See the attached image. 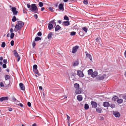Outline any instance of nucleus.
I'll use <instances>...</instances> for the list:
<instances>
[{
  "label": "nucleus",
  "mask_w": 126,
  "mask_h": 126,
  "mask_svg": "<svg viewBox=\"0 0 126 126\" xmlns=\"http://www.w3.org/2000/svg\"><path fill=\"white\" fill-rule=\"evenodd\" d=\"M49 9L51 11H52L53 10V8H52L51 7H49Z\"/></svg>",
  "instance_id": "obj_58"
},
{
  "label": "nucleus",
  "mask_w": 126,
  "mask_h": 126,
  "mask_svg": "<svg viewBox=\"0 0 126 126\" xmlns=\"http://www.w3.org/2000/svg\"><path fill=\"white\" fill-rule=\"evenodd\" d=\"M98 74V73L97 72L95 71L92 73L91 75V77L93 78H95L97 76Z\"/></svg>",
  "instance_id": "obj_8"
},
{
  "label": "nucleus",
  "mask_w": 126,
  "mask_h": 126,
  "mask_svg": "<svg viewBox=\"0 0 126 126\" xmlns=\"http://www.w3.org/2000/svg\"><path fill=\"white\" fill-rule=\"evenodd\" d=\"M77 74L79 76L81 77H83L84 76V74L80 70L77 71Z\"/></svg>",
  "instance_id": "obj_9"
},
{
  "label": "nucleus",
  "mask_w": 126,
  "mask_h": 126,
  "mask_svg": "<svg viewBox=\"0 0 126 126\" xmlns=\"http://www.w3.org/2000/svg\"><path fill=\"white\" fill-rule=\"evenodd\" d=\"M81 92L79 88L76 89L75 91V93L76 94H78L81 93Z\"/></svg>",
  "instance_id": "obj_13"
},
{
  "label": "nucleus",
  "mask_w": 126,
  "mask_h": 126,
  "mask_svg": "<svg viewBox=\"0 0 126 126\" xmlns=\"http://www.w3.org/2000/svg\"><path fill=\"white\" fill-rule=\"evenodd\" d=\"M36 44L34 41H33L32 42V45L33 47H34L35 46Z\"/></svg>",
  "instance_id": "obj_45"
},
{
  "label": "nucleus",
  "mask_w": 126,
  "mask_h": 126,
  "mask_svg": "<svg viewBox=\"0 0 126 126\" xmlns=\"http://www.w3.org/2000/svg\"><path fill=\"white\" fill-rule=\"evenodd\" d=\"M14 54L15 56L16 57H19L18 54L17 52L16 51V50H14Z\"/></svg>",
  "instance_id": "obj_25"
},
{
  "label": "nucleus",
  "mask_w": 126,
  "mask_h": 126,
  "mask_svg": "<svg viewBox=\"0 0 126 126\" xmlns=\"http://www.w3.org/2000/svg\"><path fill=\"white\" fill-rule=\"evenodd\" d=\"M50 23L52 24L53 25H56V23L54 20L51 21Z\"/></svg>",
  "instance_id": "obj_36"
},
{
  "label": "nucleus",
  "mask_w": 126,
  "mask_h": 126,
  "mask_svg": "<svg viewBox=\"0 0 126 126\" xmlns=\"http://www.w3.org/2000/svg\"><path fill=\"white\" fill-rule=\"evenodd\" d=\"M14 41L13 40H12L11 41L10 44L11 46H13L14 45Z\"/></svg>",
  "instance_id": "obj_44"
},
{
  "label": "nucleus",
  "mask_w": 126,
  "mask_h": 126,
  "mask_svg": "<svg viewBox=\"0 0 126 126\" xmlns=\"http://www.w3.org/2000/svg\"><path fill=\"white\" fill-rule=\"evenodd\" d=\"M84 31V32L86 33L87 32V28H86L85 27H83L82 28V29Z\"/></svg>",
  "instance_id": "obj_32"
},
{
  "label": "nucleus",
  "mask_w": 126,
  "mask_h": 126,
  "mask_svg": "<svg viewBox=\"0 0 126 126\" xmlns=\"http://www.w3.org/2000/svg\"><path fill=\"white\" fill-rule=\"evenodd\" d=\"M8 98L7 97H2L0 98V101L2 102L5 100H8Z\"/></svg>",
  "instance_id": "obj_14"
},
{
  "label": "nucleus",
  "mask_w": 126,
  "mask_h": 126,
  "mask_svg": "<svg viewBox=\"0 0 126 126\" xmlns=\"http://www.w3.org/2000/svg\"><path fill=\"white\" fill-rule=\"evenodd\" d=\"M79 48V47L77 46H76L72 48V52L73 53H75L77 51L78 49Z\"/></svg>",
  "instance_id": "obj_7"
},
{
  "label": "nucleus",
  "mask_w": 126,
  "mask_h": 126,
  "mask_svg": "<svg viewBox=\"0 0 126 126\" xmlns=\"http://www.w3.org/2000/svg\"><path fill=\"white\" fill-rule=\"evenodd\" d=\"M117 97L116 96H113L112 98V100H115L116 99H117Z\"/></svg>",
  "instance_id": "obj_41"
},
{
  "label": "nucleus",
  "mask_w": 126,
  "mask_h": 126,
  "mask_svg": "<svg viewBox=\"0 0 126 126\" xmlns=\"http://www.w3.org/2000/svg\"><path fill=\"white\" fill-rule=\"evenodd\" d=\"M19 85L21 90H23L25 89V86L22 83H20Z\"/></svg>",
  "instance_id": "obj_12"
},
{
  "label": "nucleus",
  "mask_w": 126,
  "mask_h": 126,
  "mask_svg": "<svg viewBox=\"0 0 126 126\" xmlns=\"http://www.w3.org/2000/svg\"><path fill=\"white\" fill-rule=\"evenodd\" d=\"M86 57L87 58H88L91 61H92V57L91 55L89 53H86Z\"/></svg>",
  "instance_id": "obj_15"
},
{
  "label": "nucleus",
  "mask_w": 126,
  "mask_h": 126,
  "mask_svg": "<svg viewBox=\"0 0 126 126\" xmlns=\"http://www.w3.org/2000/svg\"><path fill=\"white\" fill-rule=\"evenodd\" d=\"M74 87L76 89H78L79 88V84L78 83H75L74 84Z\"/></svg>",
  "instance_id": "obj_20"
},
{
  "label": "nucleus",
  "mask_w": 126,
  "mask_h": 126,
  "mask_svg": "<svg viewBox=\"0 0 126 126\" xmlns=\"http://www.w3.org/2000/svg\"><path fill=\"white\" fill-rule=\"evenodd\" d=\"M91 104L92 105L93 107L94 108H96L97 105V103L93 101H92L91 102Z\"/></svg>",
  "instance_id": "obj_10"
},
{
  "label": "nucleus",
  "mask_w": 126,
  "mask_h": 126,
  "mask_svg": "<svg viewBox=\"0 0 126 126\" xmlns=\"http://www.w3.org/2000/svg\"><path fill=\"white\" fill-rule=\"evenodd\" d=\"M14 33H11L10 34V38L11 39H12L14 37Z\"/></svg>",
  "instance_id": "obj_39"
},
{
  "label": "nucleus",
  "mask_w": 126,
  "mask_h": 126,
  "mask_svg": "<svg viewBox=\"0 0 126 126\" xmlns=\"http://www.w3.org/2000/svg\"><path fill=\"white\" fill-rule=\"evenodd\" d=\"M106 76V75L105 74L100 75L96 77V80H101L104 79Z\"/></svg>",
  "instance_id": "obj_3"
},
{
  "label": "nucleus",
  "mask_w": 126,
  "mask_h": 126,
  "mask_svg": "<svg viewBox=\"0 0 126 126\" xmlns=\"http://www.w3.org/2000/svg\"><path fill=\"white\" fill-rule=\"evenodd\" d=\"M44 9L45 8L44 7H43L42 8H41V11H43V10H44Z\"/></svg>",
  "instance_id": "obj_62"
},
{
  "label": "nucleus",
  "mask_w": 126,
  "mask_h": 126,
  "mask_svg": "<svg viewBox=\"0 0 126 126\" xmlns=\"http://www.w3.org/2000/svg\"><path fill=\"white\" fill-rule=\"evenodd\" d=\"M63 23L65 26H67L70 24V23L68 21H64L63 22Z\"/></svg>",
  "instance_id": "obj_18"
},
{
  "label": "nucleus",
  "mask_w": 126,
  "mask_h": 126,
  "mask_svg": "<svg viewBox=\"0 0 126 126\" xmlns=\"http://www.w3.org/2000/svg\"><path fill=\"white\" fill-rule=\"evenodd\" d=\"M96 111L97 112L100 113L101 112L102 110L101 108H97L96 109Z\"/></svg>",
  "instance_id": "obj_21"
},
{
  "label": "nucleus",
  "mask_w": 126,
  "mask_h": 126,
  "mask_svg": "<svg viewBox=\"0 0 126 126\" xmlns=\"http://www.w3.org/2000/svg\"><path fill=\"white\" fill-rule=\"evenodd\" d=\"M37 66L36 65H34L33 66V69H37Z\"/></svg>",
  "instance_id": "obj_34"
},
{
  "label": "nucleus",
  "mask_w": 126,
  "mask_h": 126,
  "mask_svg": "<svg viewBox=\"0 0 126 126\" xmlns=\"http://www.w3.org/2000/svg\"><path fill=\"white\" fill-rule=\"evenodd\" d=\"M110 107L111 108H114L115 105L114 104L111 105L110 106Z\"/></svg>",
  "instance_id": "obj_52"
},
{
  "label": "nucleus",
  "mask_w": 126,
  "mask_h": 126,
  "mask_svg": "<svg viewBox=\"0 0 126 126\" xmlns=\"http://www.w3.org/2000/svg\"><path fill=\"white\" fill-rule=\"evenodd\" d=\"M39 89L41 90H42L43 88L42 86H39Z\"/></svg>",
  "instance_id": "obj_57"
},
{
  "label": "nucleus",
  "mask_w": 126,
  "mask_h": 126,
  "mask_svg": "<svg viewBox=\"0 0 126 126\" xmlns=\"http://www.w3.org/2000/svg\"><path fill=\"white\" fill-rule=\"evenodd\" d=\"M123 100L122 99H118L117 100V102L119 104H121L123 102Z\"/></svg>",
  "instance_id": "obj_26"
},
{
  "label": "nucleus",
  "mask_w": 126,
  "mask_h": 126,
  "mask_svg": "<svg viewBox=\"0 0 126 126\" xmlns=\"http://www.w3.org/2000/svg\"><path fill=\"white\" fill-rule=\"evenodd\" d=\"M77 98L79 101H81L82 99V96L81 95H78L77 97Z\"/></svg>",
  "instance_id": "obj_16"
},
{
  "label": "nucleus",
  "mask_w": 126,
  "mask_h": 126,
  "mask_svg": "<svg viewBox=\"0 0 126 126\" xmlns=\"http://www.w3.org/2000/svg\"><path fill=\"white\" fill-rule=\"evenodd\" d=\"M124 55L125 57L126 58V50L125 51V52Z\"/></svg>",
  "instance_id": "obj_61"
},
{
  "label": "nucleus",
  "mask_w": 126,
  "mask_h": 126,
  "mask_svg": "<svg viewBox=\"0 0 126 126\" xmlns=\"http://www.w3.org/2000/svg\"><path fill=\"white\" fill-rule=\"evenodd\" d=\"M10 78V77L8 75H6L5 76V79L6 80H8Z\"/></svg>",
  "instance_id": "obj_28"
},
{
  "label": "nucleus",
  "mask_w": 126,
  "mask_h": 126,
  "mask_svg": "<svg viewBox=\"0 0 126 126\" xmlns=\"http://www.w3.org/2000/svg\"><path fill=\"white\" fill-rule=\"evenodd\" d=\"M2 66L4 68H6V65L5 64H3L2 65Z\"/></svg>",
  "instance_id": "obj_50"
},
{
  "label": "nucleus",
  "mask_w": 126,
  "mask_h": 126,
  "mask_svg": "<svg viewBox=\"0 0 126 126\" xmlns=\"http://www.w3.org/2000/svg\"><path fill=\"white\" fill-rule=\"evenodd\" d=\"M64 20L69 21V18L68 17L66 16H65L64 17Z\"/></svg>",
  "instance_id": "obj_33"
},
{
  "label": "nucleus",
  "mask_w": 126,
  "mask_h": 126,
  "mask_svg": "<svg viewBox=\"0 0 126 126\" xmlns=\"http://www.w3.org/2000/svg\"><path fill=\"white\" fill-rule=\"evenodd\" d=\"M5 46V43L4 42H3L1 45V47H4Z\"/></svg>",
  "instance_id": "obj_38"
},
{
  "label": "nucleus",
  "mask_w": 126,
  "mask_h": 126,
  "mask_svg": "<svg viewBox=\"0 0 126 126\" xmlns=\"http://www.w3.org/2000/svg\"><path fill=\"white\" fill-rule=\"evenodd\" d=\"M84 4L87 5L88 4V1L87 0H84L83 2Z\"/></svg>",
  "instance_id": "obj_40"
},
{
  "label": "nucleus",
  "mask_w": 126,
  "mask_h": 126,
  "mask_svg": "<svg viewBox=\"0 0 126 126\" xmlns=\"http://www.w3.org/2000/svg\"><path fill=\"white\" fill-rule=\"evenodd\" d=\"M89 108V106L87 104H86L84 105V109L85 110H87Z\"/></svg>",
  "instance_id": "obj_30"
},
{
  "label": "nucleus",
  "mask_w": 126,
  "mask_h": 126,
  "mask_svg": "<svg viewBox=\"0 0 126 126\" xmlns=\"http://www.w3.org/2000/svg\"><path fill=\"white\" fill-rule=\"evenodd\" d=\"M11 11L14 15L16 16L17 15L18 11L16 10V8L15 7L11 8Z\"/></svg>",
  "instance_id": "obj_4"
},
{
  "label": "nucleus",
  "mask_w": 126,
  "mask_h": 126,
  "mask_svg": "<svg viewBox=\"0 0 126 126\" xmlns=\"http://www.w3.org/2000/svg\"><path fill=\"white\" fill-rule=\"evenodd\" d=\"M37 35L38 36H40L42 35V33L41 32H39L38 33Z\"/></svg>",
  "instance_id": "obj_43"
},
{
  "label": "nucleus",
  "mask_w": 126,
  "mask_h": 126,
  "mask_svg": "<svg viewBox=\"0 0 126 126\" xmlns=\"http://www.w3.org/2000/svg\"><path fill=\"white\" fill-rule=\"evenodd\" d=\"M34 72L36 74H37L38 76H40V73L39 72L37 69H34L33 70Z\"/></svg>",
  "instance_id": "obj_22"
},
{
  "label": "nucleus",
  "mask_w": 126,
  "mask_h": 126,
  "mask_svg": "<svg viewBox=\"0 0 126 126\" xmlns=\"http://www.w3.org/2000/svg\"><path fill=\"white\" fill-rule=\"evenodd\" d=\"M27 7L28 8H29L31 7V5L30 4H27Z\"/></svg>",
  "instance_id": "obj_55"
},
{
  "label": "nucleus",
  "mask_w": 126,
  "mask_h": 126,
  "mask_svg": "<svg viewBox=\"0 0 126 126\" xmlns=\"http://www.w3.org/2000/svg\"><path fill=\"white\" fill-rule=\"evenodd\" d=\"M3 60V58L2 57H0V61H2Z\"/></svg>",
  "instance_id": "obj_63"
},
{
  "label": "nucleus",
  "mask_w": 126,
  "mask_h": 126,
  "mask_svg": "<svg viewBox=\"0 0 126 126\" xmlns=\"http://www.w3.org/2000/svg\"><path fill=\"white\" fill-rule=\"evenodd\" d=\"M32 126H36V124L34 123L32 125Z\"/></svg>",
  "instance_id": "obj_64"
},
{
  "label": "nucleus",
  "mask_w": 126,
  "mask_h": 126,
  "mask_svg": "<svg viewBox=\"0 0 126 126\" xmlns=\"http://www.w3.org/2000/svg\"><path fill=\"white\" fill-rule=\"evenodd\" d=\"M9 110L10 111H12V108H9Z\"/></svg>",
  "instance_id": "obj_60"
},
{
  "label": "nucleus",
  "mask_w": 126,
  "mask_h": 126,
  "mask_svg": "<svg viewBox=\"0 0 126 126\" xmlns=\"http://www.w3.org/2000/svg\"><path fill=\"white\" fill-rule=\"evenodd\" d=\"M96 44H99L100 45H101L99 43V40L98 39V38H97L96 39Z\"/></svg>",
  "instance_id": "obj_42"
},
{
  "label": "nucleus",
  "mask_w": 126,
  "mask_h": 126,
  "mask_svg": "<svg viewBox=\"0 0 126 126\" xmlns=\"http://www.w3.org/2000/svg\"><path fill=\"white\" fill-rule=\"evenodd\" d=\"M79 64L78 62L77 61H76L73 63V65L74 66H76L77 65Z\"/></svg>",
  "instance_id": "obj_27"
},
{
  "label": "nucleus",
  "mask_w": 126,
  "mask_h": 126,
  "mask_svg": "<svg viewBox=\"0 0 126 126\" xmlns=\"http://www.w3.org/2000/svg\"><path fill=\"white\" fill-rule=\"evenodd\" d=\"M61 28V27L58 25H57L55 28V30L56 31H57Z\"/></svg>",
  "instance_id": "obj_23"
},
{
  "label": "nucleus",
  "mask_w": 126,
  "mask_h": 126,
  "mask_svg": "<svg viewBox=\"0 0 126 126\" xmlns=\"http://www.w3.org/2000/svg\"><path fill=\"white\" fill-rule=\"evenodd\" d=\"M18 57V58L17 59V61L18 62L20 60V57L19 56Z\"/></svg>",
  "instance_id": "obj_59"
},
{
  "label": "nucleus",
  "mask_w": 126,
  "mask_h": 126,
  "mask_svg": "<svg viewBox=\"0 0 126 126\" xmlns=\"http://www.w3.org/2000/svg\"><path fill=\"white\" fill-rule=\"evenodd\" d=\"M41 40V38L40 37H36L35 39V41H39Z\"/></svg>",
  "instance_id": "obj_31"
},
{
  "label": "nucleus",
  "mask_w": 126,
  "mask_h": 126,
  "mask_svg": "<svg viewBox=\"0 0 126 126\" xmlns=\"http://www.w3.org/2000/svg\"><path fill=\"white\" fill-rule=\"evenodd\" d=\"M67 116V119L69 121V120L70 118V117L67 115H66Z\"/></svg>",
  "instance_id": "obj_49"
},
{
  "label": "nucleus",
  "mask_w": 126,
  "mask_h": 126,
  "mask_svg": "<svg viewBox=\"0 0 126 126\" xmlns=\"http://www.w3.org/2000/svg\"><path fill=\"white\" fill-rule=\"evenodd\" d=\"M3 62L4 63H7V60L6 59H4L3 60Z\"/></svg>",
  "instance_id": "obj_51"
},
{
  "label": "nucleus",
  "mask_w": 126,
  "mask_h": 126,
  "mask_svg": "<svg viewBox=\"0 0 126 126\" xmlns=\"http://www.w3.org/2000/svg\"><path fill=\"white\" fill-rule=\"evenodd\" d=\"M12 20L13 22H15L16 21V17L15 16H14L12 17Z\"/></svg>",
  "instance_id": "obj_29"
},
{
  "label": "nucleus",
  "mask_w": 126,
  "mask_h": 126,
  "mask_svg": "<svg viewBox=\"0 0 126 126\" xmlns=\"http://www.w3.org/2000/svg\"><path fill=\"white\" fill-rule=\"evenodd\" d=\"M10 31L11 33H13L14 30L12 28H11L10 29Z\"/></svg>",
  "instance_id": "obj_46"
},
{
  "label": "nucleus",
  "mask_w": 126,
  "mask_h": 126,
  "mask_svg": "<svg viewBox=\"0 0 126 126\" xmlns=\"http://www.w3.org/2000/svg\"><path fill=\"white\" fill-rule=\"evenodd\" d=\"M88 74L89 75H91L93 73V70L92 69H89L88 71Z\"/></svg>",
  "instance_id": "obj_24"
},
{
  "label": "nucleus",
  "mask_w": 126,
  "mask_h": 126,
  "mask_svg": "<svg viewBox=\"0 0 126 126\" xmlns=\"http://www.w3.org/2000/svg\"><path fill=\"white\" fill-rule=\"evenodd\" d=\"M27 105L28 106L30 107L31 106V103L29 102H28L27 103Z\"/></svg>",
  "instance_id": "obj_48"
},
{
  "label": "nucleus",
  "mask_w": 126,
  "mask_h": 126,
  "mask_svg": "<svg viewBox=\"0 0 126 126\" xmlns=\"http://www.w3.org/2000/svg\"><path fill=\"white\" fill-rule=\"evenodd\" d=\"M53 35V33L51 32H49L47 38L48 39H50L52 37Z\"/></svg>",
  "instance_id": "obj_17"
},
{
  "label": "nucleus",
  "mask_w": 126,
  "mask_h": 126,
  "mask_svg": "<svg viewBox=\"0 0 126 126\" xmlns=\"http://www.w3.org/2000/svg\"><path fill=\"white\" fill-rule=\"evenodd\" d=\"M0 86L1 87H3L4 86V84L2 82H1L0 83Z\"/></svg>",
  "instance_id": "obj_47"
},
{
  "label": "nucleus",
  "mask_w": 126,
  "mask_h": 126,
  "mask_svg": "<svg viewBox=\"0 0 126 126\" xmlns=\"http://www.w3.org/2000/svg\"><path fill=\"white\" fill-rule=\"evenodd\" d=\"M38 8L36 4H32L30 10L35 13H37L38 11Z\"/></svg>",
  "instance_id": "obj_2"
},
{
  "label": "nucleus",
  "mask_w": 126,
  "mask_h": 126,
  "mask_svg": "<svg viewBox=\"0 0 126 126\" xmlns=\"http://www.w3.org/2000/svg\"><path fill=\"white\" fill-rule=\"evenodd\" d=\"M39 6L41 7L43 6V3L42 2H40L39 4Z\"/></svg>",
  "instance_id": "obj_37"
},
{
  "label": "nucleus",
  "mask_w": 126,
  "mask_h": 126,
  "mask_svg": "<svg viewBox=\"0 0 126 126\" xmlns=\"http://www.w3.org/2000/svg\"><path fill=\"white\" fill-rule=\"evenodd\" d=\"M123 98L124 99H126V95H124L123 96Z\"/></svg>",
  "instance_id": "obj_54"
},
{
  "label": "nucleus",
  "mask_w": 126,
  "mask_h": 126,
  "mask_svg": "<svg viewBox=\"0 0 126 126\" xmlns=\"http://www.w3.org/2000/svg\"><path fill=\"white\" fill-rule=\"evenodd\" d=\"M48 27V29L49 30H50L53 27V25L52 24L49 22V23Z\"/></svg>",
  "instance_id": "obj_19"
},
{
  "label": "nucleus",
  "mask_w": 126,
  "mask_h": 126,
  "mask_svg": "<svg viewBox=\"0 0 126 126\" xmlns=\"http://www.w3.org/2000/svg\"><path fill=\"white\" fill-rule=\"evenodd\" d=\"M18 105L21 107H22L23 106V105L21 103H19Z\"/></svg>",
  "instance_id": "obj_56"
},
{
  "label": "nucleus",
  "mask_w": 126,
  "mask_h": 126,
  "mask_svg": "<svg viewBox=\"0 0 126 126\" xmlns=\"http://www.w3.org/2000/svg\"><path fill=\"white\" fill-rule=\"evenodd\" d=\"M23 25L24 23L23 22L20 21H17V24L15 25L14 31L16 32L18 30H20Z\"/></svg>",
  "instance_id": "obj_1"
},
{
  "label": "nucleus",
  "mask_w": 126,
  "mask_h": 126,
  "mask_svg": "<svg viewBox=\"0 0 126 126\" xmlns=\"http://www.w3.org/2000/svg\"><path fill=\"white\" fill-rule=\"evenodd\" d=\"M113 114L116 117H119L120 115V113L117 111H113Z\"/></svg>",
  "instance_id": "obj_6"
},
{
  "label": "nucleus",
  "mask_w": 126,
  "mask_h": 126,
  "mask_svg": "<svg viewBox=\"0 0 126 126\" xmlns=\"http://www.w3.org/2000/svg\"><path fill=\"white\" fill-rule=\"evenodd\" d=\"M58 8L60 11H63L64 10L63 4L62 3L60 4L58 6Z\"/></svg>",
  "instance_id": "obj_5"
},
{
  "label": "nucleus",
  "mask_w": 126,
  "mask_h": 126,
  "mask_svg": "<svg viewBox=\"0 0 126 126\" xmlns=\"http://www.w3.org/2000/svg\"><path fill=\"white\" fill-rule=\"evenodd\" d=\"M103 106L106 107H108L110 105L109 102H105L103 103Z\"/></svg>",
  "instance_id": "obj_11"
},
{
  "label": "nucleus",
  "mask_w": 126,
  "mask_h": 126,
  "mask_svg": "<svg viewBox=\"0 0 126 126\" xmlns=\"http://www.w3.org/2000/svg\"><path fill=\"white\" fill-rule=\"evenodd\" d=\"M76 32H72L70 33V35L72 36L76 34Z\"/></svg>",
  "instance_id": "obj_35"
},
{
  "label": "nucleus",
  "mask_w": 126,
  "mask_h": 126,
  "mask_svg": "<svg viewBox=\"0 0 126 126\" xmlns=\"http://www.w3.org/2000/svg\"><path fill=\"white\" fill-rule=\"evenodd\" d=\"M34 16L36 19H37L38 17L37 15L36 14L34 15Z\"/></svg>",
  "instance_id": "obj_53"
}]
</instances>
